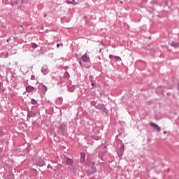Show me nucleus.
Returning a JSON list of instances; mask_svg holds the SVG:
<instances>
[{
	"label": "nucleus",
	"instance_id": "1",
	"mask_svg": "<svg viewBox=\"0 0 179 179\" xmlns=\"http://www.w3.org/2000/svg\"><path fill=\"white\" fill-rule=\"evenodd\" d=\"M95 108L96 110H100L102 113H105V114H108V110H107V108H106V105L104 104L97 103Z\"/></svg>",
	"mask_w": 179,
	"mask_h": 179
},
{
	"label": "nucleus",
	"instance_id": "2",
	"mask_svg": "<svg viewBox=\"0 0 179 179\" xmlns=\"http://www.w3.org/2000/svg\"><path fill=\"white\" fill-rule=\"evenodd\" d=\"M125 150V145H122L120 148L117 150V156L121 157L124 155V152Z\"/></svg>",
	"mask_w": 179,
	"mask_h": 179
},
{
	"label": "nucleus",
	"instance_id": "3",
	"mask_svg": "<svg viewBox=\"0 0 179 179\" xmlns=\"http://www.w3.org/2000/svg\"><path fill=\"white\" fill-rule=\"evenodd\" d=\"M150 127H152V128H153V129L157 131V132H160V131H162V129L160 128V127H159V125H157V124L155 122H150Z\"/></svg>",
	"mask_w": 179,
	"mask_h": 179
},
{
	"label": "nucleus",
	"instance_id": "4",
	"mask_svg": "<svg viewBox=\"0 0 179 179\" xmlns=\"http://www.w3.org/2000/svg\"><path fill=\"white\" fill-rule=\"evenodd\" d=\"M38 89L42 93H46L47 90H48V88H47V86L44 85L43 84H41L38 86Z\"/></svg>",
	"mask_w": 179,
	"mask_h": 179
},
{
	"label": "nucleus",
	"instance_id": "5",
	"mask_svg": "<svg viewBox=\"0 0 179 179\" xmlns=\"http://www.w3.org/2000/svg\"><path fill=\"white\" fill-rule=\"evenodd\" d=\"M41 72L43 75H47L50 72V69H48V66L45 65L41 69Z\"/></svg>",
	"mask_w": 179,
	"mask_h": 179
},
{
	"label": "nucleus",
	"instance_id": "6",
	"mask_svg": "<svg viewBox=\"0 0 179 179\" xmlns=\"http://www.w3.org/2000/svg\"><path fill=\"white\" fill-rule=\"evenodd\" d=\"M66 128V125L65 124H60L59 127V129L60 132H62V134L64 135L65 134V129Z\"/></svg>",
	"mask_w": 179,
	"mask_h": 179
},
{
	"label": "nucleus",
	"instance_id": "7",
	"mask_svg": "<svg viewBox=\"0 0 179 179\" xmlns=\"http://www.w3.org/2000/svg\"><path fill=\"white\" fill-rule=\"evenodd\" d=\"M34 89H36L34 87L29 85L26 87L27 93H31V92H34Z\"/></svg>",
	"mask_w": 179,
	"mask_h": 179
},
{
	"label": "nucleus",
	"instance_id": "8",
	"mask_svg": "<svg viewBox=\"0 0 179 179\" xmlns=\"http://www.w3.org/2000/svg\"><path fill=\"white\" fill-rule=\"evenodd\" d=\"M32 117H36V113L33 110H29L27 113V118H32Z\"/></svg>",
	"mask_w": 179,
	"mask_h": 179
},
{
	"label": "nucleus",
	"instance_id": "9",
	"mask_svg": "<svg viewBox=\"0 0 179 179\" xmlns=\"http://www.w3.org/2000/svg\"><path fill=\"white\" fill-rule=\"evenodd\" d=\"M36 165L38 166L39 167H43V166H45V162L44 160L38 161L36 163Z\"/></svg>",
	"mask_w": 179,
	"mask_h": 179
},
{
	"label": "nucleus",
	"instance_id": "10",
	"mask_svg": "<svg viewBox=\"0 0 179 179\" xmlns=\"http://www.w3.org/2000/svg\"><path fill=\"white\" fill-rule=\"evenodd\" d=\"M109 58H110V59H112V60L114 59V58H115L116 59V61H122L120 56H115V55H110Z\"/></svg>",
	"mask_w": 179,
	"mask_h": 179
},
{
	"label": "nucleus",
	"instance_id": "11",
	"mask_svg": "<svg viewBox=\"0 0 179 179\" xmlns=\"http://www.w3.org/2000/svg\"><path fill=\"white\" fill-rule=\"evenodd\" d=\"M80 163H85V159L86 158V155L85 152L80 153Z\"/></svg>",
	"mask_w": 179,
	"mask_h": 179
},
{
	"label": "nucleus",
	"instance_id": "12",
	"mask_svg": "<svg viewBox=\"0 0 179 179\" xmlns=\"http://www.w3.org/2000/svg\"><path fill=\"white\" fill-rule=\"evenodd\" d=\"M81 59L83 61V62H87V53L83 55L81 57Z\"/></svg>",
	"mask_w": 179,
	"mask_h": 179
},
{
	"label": "nucleus",
	"instance_id": "13",
	"mask_svg": "<svg viewBox=\"0 0 179 179\" xmlns=\"http://www.w3.org/2000/svg\"><path fill=\"white\" fill-rule=\"evenodd\" d=\"M171 45L174 48H178L179 47V42H172Z\"/></svg>",
	"mask_w": 179,
	"mask_h": 179
},
{
	"label": "nucleus",
	"instance_id": "14",
	"mask_svg": "<svg viewBox=\"0 0 179 179\" xmlns=\"http://www.w3.org/2000/svg\"><path fill=\"white\" fill-rule=\"evenodd\" d=\"M66 163V164H68V166H72V164H73V160H72L71 159H67Z\"/></svg>",
	"mask_w": 179,
	"mask_h": 179
},
{
	"label": "nucleus",
	"instance_id": "15",
	"mask_svg": "<svg viewBox=\"0 0 179 179\" xmlns=\"http://www.w3.org/2000/svg\"><path fill=\"white\" fill-rule=\"evenodd\" d=\"M90 174H94V173H96L97 169H96V167L93 166L91 168V170L89 171Z\"/></svg>",
	"mask_w": 179,
	"mask_h": 179
},
{
	"label": "nucleus",
	"instance_id": "16",
	"mask_svg": "<svg viewBox=\"0 0 179 179\" xmlns=\"http://www.w3.org/2000/svg\"><path fill=\"white\" fill-rule=\"evenodd\" d=\"M66 3H68V5H76V1L75 0L67 1Z\"/></svg>",
	"mask_w": 179,
	"mask_h": 179
},
{
	"label": "nucleus",
	"instance_id": "17",
	"mask_svg": "<svg viewBox=\"0 0 179 179\" xmlns=\"http://www.w3.org/2000/svg\"><path fill=\"white\" fill-rule=\"evenodd\" d=\"M69 92H71V93L75 92V87L73 86H69L68 87Z\"/></svg>",
	"mask_w": 179,
	"mask_h": 179
},
{
	"label": "nucleus",
	"instance_id": "18",
	"mask_svg": "<svg viewBox=\"0 0 179 179\" xmlns=\"http://www.w3.org/2000/svg\"><path fill=\"white\" fill-rule=\"evenodd\" d=\"M31 104H32L33 106H36V104H37V101H36V99H31Z\"/></svg>",
	"mask_w": 179,
	"mask_h": 179
},
{
	"label": "nucleus",
	"instance_id": "19",
	"mask_svg": "<svg viewBox=\"0 0 179 179\" xmlns=\"http://www.w3.org/2000/svg\"><path fill=\"white\" fill-rule=\"evenodd\" d=\"M62 100H63L62 98H58L56 101L57 104H62Z\"/></svg>",
	"mask_w": 179,
	"mask_h": 179
},
{
	"label": "nucleus",
	"instance_id": "20",
	"mask_svg": "<svg viewBox=\"0 0 179 179\" xmlns=\"http://www.w3.org/2000/svg\"><path fill=\"white\" fill-rule=\"evenodd\" d=\"M94 139H95V141H100V139H101V136H94Z\"/></svg>",
	"mask_w": 179,
	"mask_h": 179
},
{
	"label": "nucleus",
	"instance_id": "21",
	"mask_svg": "<svg viewBox=\"0 0 179 179\" xmlns=\"http://www.w3.org/2000/svg\"><path fill=\"white\" fill-rule=\"evenodd\" d=\"M91 106L95 107V108H96V106H97V103H96V101H91Z\"/></svg>",
	"mask_w": 179,
	"mask_h": 179
},
{
	"label": "nucleus",
	"instance_id": "22",
	"mask_svg": "<svg viewBox=\"0 0 179 179\" xmlns=\"http://www.w3.org/2000/svg\"><path fill=\"white\" fill-rule=\"evenodd\" d=\"M31 47L32 48H37V47H38V45L34 43L31 44Z\"/></svg>",
	"mask_w": 179,
	"mask_h": 179
},
{
	"label": "nucleus",
	"instance_id": "23",
	"mask_svg": "<svg viewBox=\"0 0 179 179\" xmlns=\"http://www.w3.org/2000/svg\"><path fill=\"white\" fill-rule=\"evenodd\" d=\"M93 79H94L93 76H90V81L91 83L94 82V80Z\"/></svg>",
	"mask_w": 179,
	"mask_h": 179
},
{
	"label": "nucleus",
	"instance_id": "24",
	"mask_svg": "<svg viewBox=\"0 0 179 179\" xmlns=\"http://www.w3.org/2000/svg\"><path fill=\"white\" fill-rule=\"evenodd\" d=\"M21 1H22V4L27 3L29 2L27 0H21Z\"/></svg>",
	"mask_w": 179,
	"mask_h": 179
},
{
	"label": "nucleus",
	"instance_id": "25",
	"mask_svg": "<svg viewBox=\"0 0 179 179\" xmlns=\"http://www.w3.org/2000/svg\"><path fill=\"white\" fill-rule=\"evenodd\" d=\"M65 76H66V78H69V73L66 72L65 73Z\"/></svg>",
	"mask_w": 179,
	"mask_h": 179
},
{
	"label": "nucleus",
	"instance_id": "26",
	"mask_svg": "<svg viewBox=\"0 0 179 179\" xmlns=\"http://www.w3.org/2000/svg\"><path fill=\"white\" fill-rule=\"evenodd\" d=\"M36 79V77L34 76H31V80H34Z\"/></svg>",
	"mask_w": 179,
	"mask_h": 179
},
{
	"label": "nucleus",
	"instance_id": "27",
	"mask_svg": "<svg viewBox=\"0 0 179 179\" xmlns=\"http://www.w3.org/2000/svg\"><path fill=\"white\" fill-rule=\"evenodd\" d=\"M91 85H92V86L93 87H95V84H94V83H91Z\"/></svg>",
	"mask_w": 179,
	"mask_h": 179
},
{
	"label": "nucleus",
	"instance_id": "28",
	"mask_svg": "<svg viewBox=\"0 0 179 179\" xmlns=\"http://www.w3.org/2000/svg\"><path fill=\"white\" fill-rule=\"evenodd\" d=\"M10 40H11V38H8L6 40L7 43H9V42L10 41Z\"/></svg>",
	"mask_w": 179,
	"mask_h": 179
},
{
	"label": "nucleus",
	"instance_id": "29",
	"mask_svg": "<svg viewBox=\"0 0 179 179\" xmlns=\"http://www.w3.org/2000/svg\"><path fill=\"white\" fill-rule=\"evenodd\" d=\"M78 62H79L80 65H82V60L79 59Z\"/></svg>",
	"mask_w": 179,
	"mask_h": 179
},
{
	"label": "nucleus",
	"instance_id": "30",
	"mask_svg": "<svg viewBox=\"0 0 179 179\" xmlns=\"http://www.w3.org/2000/svg\"><path fill=\"white\" fill-rule=\"evenodd\" d=\"M59 45H60L59 43H57V48H59Z\"/></svg>",
	"mask_w": 179,
	"mask_h": 179
},
{
	"label": "nucleus",
	"instance_id": "31",
	"mask_svg": "<svg viewBox=\"0 0 179 179\" xmlns=\"http://www.w3.org/2000/svg\"><path fill=\"white\" fill-rule=\"evenodd\" d=\"M163 134H167V131H164L163 132Z\"/></svg>",
	"mask_w": 179,
	"mask_h": 179
},
{
	"label": "nucleus",
	"instance_id": "32",
	"mask_svg": "<svg viewBox=\"0 0 179 179\" xmlns=\"http://www.w3.org/2000/svg\"><path fill=\"white\" fill-rule=\"evenodd\" d=\"M44 17H47V14H44Z\"/></svg>",
	"mask_w": 179,
	"mask_h": 179
},
{
	"label": "nucleus",
	"instance_id": "33",
	"mask_svg": "<svg viewBox=\"0 0 179 179\" xmlns=\"http://www.w3.org/2000/svg\"><path fill=\"white\" fill-rule=\"evenodd\" d=\"M48 103H50V104H52V102H50V101H48Z\"/></svg>",
	"mask_w": 179,
	"mask_h": 179
},
{
	"label": "nucleus",
	"instance_id": "34",
	"mask_svg": "<svg viewBox=\"0 0 179 179\" xmlns=\"http://www.w3.org/2000/svg\"><path fill=\"white\" fill-rule=\"evenodd\" d=\"M50 166L49 165V166H48V168H50Z\"/></svg>",
	"mask_w": 179,
	"mask_h": 179
},
{
	"label": "nucleus",
	"instance_id": "35",
	"mask_svg": "<svg viewBox=\"0 0 179 179\" xmlns=\"http://www.w3.org/2000/svg\"><path fill=\"white\" fill-rule=\"evenodd\" d=\"M178 90H179V84H178Z\"/></svg>",
	"mask_w": 179,
	"mask_h": 179
}]
</instances>
